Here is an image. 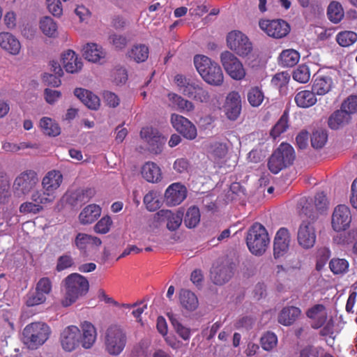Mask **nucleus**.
Wrapping results in <instances>:
<instances>
[{"instance_id": "nucleus-48", "label": "nucleus", "mask_w": 357, "mask_h": 357, "mask_svg": "<svg viewBox=\"0 0 357 357\" xmlns=\"http://www.w3.org/2000/svg\"><path fill=\"white\" fill-rule=\"evenodd\" d=\"M293 79L301 84L307 83L310 78V72L307 66H298L292 73Z\"/></svg>"}, {"instance_id": "nucleus-7", "label": "nucleus", "mask_w": 357, "mask_h": 357, "mask_svg": "<svg viewBox=\"0 0 357 357\" xmlns=\"http://www.w3.org/2000/svg\"><path fill=\"white\" fill-rule=\"evenodd\" d=\"M294 159V148L289 144L282 143L270 157L268 167L273 174H276L291 165Z\"/></svg>"}, {"instance_id": "nucleus-22", "label": "nucleus", "mask_w": 357, "mask_h": 357, "mask_svg": "<svg viewBox=\"0 0 357 357\" xmlns=\"http://www.w3.org/2000/svg\"><path fill=\"white\" fill-rule=\"evenodd\" d=\"M290 240V234L287 229L282 227L277 231L273 245L275 258L283 256L288 251Z\"/></svg>"}, {"instance_id": "nucleus-38", "label": "nucleus", "mask_w": 357, "mask_h": 357, "mask_svg": "<svg viewBox=\"0 0 357 357\" xmlns=\"http://www.w3.org/2000/svg\"><path fill=\"white\" fill-rule=\"evenodd\" d=\"M180 302L181 305L188 311H193L198 307L197 296L193 292L187 289L181 291Z\"/></svg>"}, {"instance_id": "nucleus-24", "label": "nucleus", "mask_w": 357, "mask_h": 357, "mask_svg": "<svg viewBox=\"0 0 357 357\" xmlns=\"http://www.w3.org/2000/svg\"><path fill=\"white\" fill-rule=\"evenodd\" d=\"M141 174L144 179L151 183H158L163 178L161 168L151 161L146 162L142 165Z\"/></svg>"}, {"instance_id": "nucleus-31", "label": "nucleus", "mask_w": 357, "mask_h": 357, "mask_svg": "<svg viewBox=\"0 0 357 357\" xmlns=\"http://www.w3.org/2000/svg\"><path fill=\"white\" fill-rule=\"evenodd\" d=\"M307 316L312 320V326L319 328L326 323L327 312L323 305L318 304L308 310Z\"/></svg>"}, {"instance_id": "nucleus-29", "label": "nucleus", "mask_w": 357, "mask_h": 357, "mask_svg": "<svg viewBox=\"0 0 357 357\" xmlns=\"http://www.w3.org/2000/svg\"><path fill=\"white\" fill-rule=\"evenodd\" d=\"M62 63L66 72L76 73L81 70L82 63L73 50H68L62 54Z\"/></svg>"}, {"instance_id": "nucleus-56", "label": "nucleus", "mask_w": 357, "mask_h": 357, "mask_svg": "<svg viewBox=\"0 0 357 357\" xmlns=\"http://www.w3.org/2000/svg\"><path fill=\"white\" fill-rule=\"evenodd\" d=\"M260 342L263 349L271 351L277 345L278 337L275 333L267 332L261 337Z\"/></svg>"}, {"instance_id": "nucleus-10", "label": "nucleus", "mask_w": 357, "mask_h": 357, "mask_svg": "<svg viewBox=\"0 0 357 357\" xmlns=\"http://www.w3.org/2000/svg\"><path fill=\"white\" fill-rule=\"evenodd\" d=\"M228 47L240 56H248L252 50V45L249 38L239 31H232L227 37Z\"/></svg>"}, {"instance_id": "nucleus-47", "label": "nucleus", "mask_w": 357, "mask_h": 357, "mask_svg": "<svg viewBox=\"0 0 357 357\" xmlns=\"http://www.w3.org/2000/svg\"><path fill=\"white\" fill-rule=\"evenodd\" d=\"M329 268L335 275L344 274L349 268V262L345 259L333 258L329 263Z\"/></svg>"}, {"instance_id": "nucleus-5", "label": "nucleus", "mask_w": 357, "mask_h": 357, "mask_svg": "<svg viewBox=\"0 0 357 357\" xmlns=\"http://www.w3.org/2000/svg\"><path fill=\"white\" fill-rule=\"evenodd\" d=\"M126 343V332L121 326L112 325L106 330L105 348L109 355L119 356L123 351Z\"/></svg>"}, {"instance_id": "nucleus-8", "label": "nucleus", "mask_w": 357, "mask_h": 357, "mask_svg": "<svg viewBox=\"0 0 357 357\" xmlns=\"http://www.w3.org/2000/svg\"><path fill=\"white\" fill-rule=\"evenodd\" d=\"M259 26L269 37L281 39L290 32L289 24L284 20L261 19L259 21Z\"/></svg>"}, {"instance_id": "nucleus-62", "label": "nucleus", "mask_w": 357, "mask_h": 357, "mask_svg": "<svg viewBox=\"0 0 357 357\" xmlns=\"http://www.w3.org/2000/svg\"><path fill=\"white\" fill-rule=\"evenodd\" d=\"M48 10L54 17H59L63 14V8L60 0H47Z\"/></svg>"}, {"instance_id": "nucleus-34", "label": "nucleus", "mask_w": 357, "mask_h": 357, "mask_svg": "<svg viewBox=\"0 0 357 357\" xmlns=\"http://www.w3.org/2000/svg\"><path fill=\"white\" fill-rule=\"evenodd\" d=\"M101 211V208L97 204L86 206L79 215L80 223L82 225L93 223L100 216Z\"/></svg>"}, {"instance_id": "nucleus-64", "label": "nucleus", "mask_w": 357, "mask_h": 357, "mask_svg": "<svg viewBox=\"0 0 357 357\" xmlns=\"http://www.w3.org/2000/svg\"><path fill=\"white\" fill-rule=\"evenodd\" d=\"M61 97V93L57 90L51 89H45L44 90V98L45 101L50 105H54Z\"/></svg>"}, {"instance_id": "nucleus-14", "label": "nucleus", "mask_w": 357, "mask_h": 357, "mask_svg": "<svg viewBox=\"0 0 357 357\" xmlns=\"http://www.w3.org/2000/svg\"><path fill=\"white\" fill-rule=\"evenodd\" d=\"M317 234L313 224L303 221L299 226L297 232L298 245L305 250L312 248L316 242Z\"/></svg>"}, {"instance_id": "nucleus-4", "label": "nucleus", "mask_w": 357, "mask_h": 357, "mask_svg": "<svg viewBox=\"0 0 357 357\" xmlns=\"http://www.w3.org/2000/svg\"><path fill=\"white\" fill-rule=\"evenodd\" d=\"M65 282L66 294L61 301V304L64 307L70 306L89 291L88 280L78 273L70 274L66 278Z\"/></svg>"}, {"instance_id": "nucleus-1", "label": "nucleus", "mask_w": 357, "mask_h": 357, "mask_svg": "<svg viewBox=\"0 0 357 357\" xmlns=\"http://www.w3.org/2000/svg\"><path fill=\"white\" fill-rule=\"evenodd\" d=\"M174 80L184 96L200 103H208L211 101V93L200 80L187 78L181 74L175 75Z\"/></svg>"}, {"instance_id": "nucleus-50", "label": "nucleus", "mask_w": 357, "mask_h": 357, "mask_svg": "<svg viewBox=\"0 0 357 357\" xmlns=\"http://www.w3.org/2000/svg\"><path fill=\"white\" fill-rule=\"evenodd\" d=\"M144 204L149 211H155L160 206V202L156 192L151 190L145 195L144 197Z\"/></svg>"}, {"instance_id": "nucleus-23", "label": "nucleus", "mask_w": 357, "mask_h": 357, "mask_svg": "<svg viewBox=\"0 0 357 357\" xmlns=\"http://www.w3.org/2000/svg\"><path fill=\"white\" fill-rule=\"evenodd\" d=\"M225 114L230 120H236L241 110V100L238 93L232 91L226 98L224 106Z\"/></svg>"}, {"instance_id": "nucleus-52", "label": "nucleus", "mask_w": 357, "mask_h": 357, "mask_svg": "<svg viewBox=\"0 0 357 357\" xmlns=\"http://www.w3.org/2000/svg\"><path fill=\"white\" fill-rule=\"evenodd\" d=\"M328 135L324 130H317L313 132L311 137V144L314 149H321L326 143Z\"/></svg>"}, {"instance_id": "nucleus-63", "label": "nucleus", "mask_w": 357, "mask_h": 357, "mask_svg": "<svg viewBox=\"0 0 357 357\" xmlns=\"http://www.w3.org/2000/svg\"><path fill=\"white\" fill-rule=\"evenodd\" d=\"M42 206L36 202H26L20 206V212L22 213H37L42 210Z\"/></svg>"}, {"instance_id": "nucleus-17", "label": "nucleus", "mask_w": 357, "mask_h": 357, "mask_svg": "<svg viewBox=\"0 0 357 357\" xmlns=\"http://www.w3.org/2000/svg\"><path fill=\"white\" fill-rule=\"evenodd\" d=\"M234 265L229 261L213 266L211 271V278L215 284L222 285L228 282L234 274Z\"/></svg>"}, {"instance_id": "nucleus-57", "label": "nucleus", "mask_w": 357, "mask_h": 357, "mask_svg": "<svg viewBox=\"0 0 357 357\" xmlns=\"http://www.w3.org/2000/svg\"><path fill=\"white\" fill-rule=\"evenodd\" d=\"M112 224L111 218L108 215L102 217L94 226L93 229L98 234H107L109 232Z\"/></svg>"}, {"instance_id": "nucleus-18", "label": "nucleus", "mask_w": 357, "mask_h": 357, "mask_svg": "<svg viewBox=\"0 0 357 357\" xmlns=\"http://www.w3.org/2000/svg\"><path fill=\"white\" fill-rule=\"evenodd\" d=\"M173 127L185 138L193 139L197 137V128L187 118L174 114L171 116Z\"/></svg>"}, {"instance_id": "nucleus-2", "label": "nucleus", "mask_w": 357, "mask_h": 357, "mask_svg": "<svg viewBox=\"0 0 357 357\" xmlns=\"http://www.w3.org/2000/svg\"><path fill=\"white\" fill-rule=\"evenodd\" d=\"M194 64L203 80L208 84L220 86L223 84L224 75L220 66L204 55H196Z\"/></svg>"}, {"instance_id": "nucleus-3", "label": "nucleus", "mask_w": 357, "mask_h": 357, "mask_svg": "<svg viewBox=\"0 0 357 357\" xmlns=\"http://www.w3.org/2000/svg\"><path fill=\"white\" fill-rule=\"evenodd\" d=\"M51 334L50 326L44 322H33L22 332V342L29 349H37L45 344Z\"/></svg>"}, {"instance_id": "nucleus-20", "label": "nucleus", "mask_w": 357, "mask_h": 357, "mask_svg": "<svg viewBox=\"0 0 357 357\" xmlns=\"http://www.w3.org/2000/svg\"><path fill=\"white\" fill-rule=\"evenodd\" d=\"M183 213L180 211L160 210L155 214V218L160 222H167V227L170 231L176 230L181 225Z\"/></svg>"}, {"instance_id": "nucleus-59", "label": "nucleus", "mask_w": 357, "mask_h": 357, "mask_svg": "<svg viewBox=\"0 0 357 357\" xmlns=\"http://www.w3.org/2000/svg\"><path fill=\"white\" fill-rule=\"evenodd\" d=\"M109 42L115 49L122 50L127 45L128 40L123 35L112 33L109 36Z\"/></svg>"}, {"instance_id": "nucleus-46", "label": "nucleus", "mask_w": 357, "mask_h": 357, "mask_svg": "<svg viewBox=\"0 0 357 357\" xmlns=\"http://www.w3.org/2000/svg\"><path fill=\"white\" fill-rule=\"evenodd\" d=\"M200 221L199 210L196 206L188 208L185 216L184 222L187 227H195Z\"/></svg>"}, {"instance_id": "nucleus-21", "label": "nucleus", "mask_w": 357, "mask_h": 357, "mask_svg": "<svg viewBox=\"0 0 357 357\" xmlns=\"http://www.w3.org/2000/svg\"><path fill=\"white\" fill-rule=\"evenodd\" d=\"M187 196L186 188L180 183L171 184L166 190L165 197L167 204L176 206L180 204Z\"/></svg>"}, {"instance_id": "nucleus-54", "label": "nucleus", "mask_w": 357, "mask_h": 357, "mask_svg": "<svg viewBox=\"0 0 357 357\" xmlns=\"http://www.w3.org/2000/svg\"><path fill=\"white\" fill-rule=\"evenodd\" d=\"M340 107L347 114L351 116L353 114L357 113V96H349L342 102Z\"/></svg>"}, {"instance_id": "nucleus-30", "label": "nucleus", "mask_w": 357, "mask_h": 357, "mask_svg": "<svg viewBox=\"0 0 357 357\" xmlns=\"http://www.w3.org/2000/svg\"><path fill=\"white\" fill-rule=\"evenodd\" d=\"M168 100L171 107L181 112H190L195 110V104L183 97L174 93H169L167 95Z\"/></svg>"}, {"instance_id": "nucleus-26", "label": "nucleus", "mask_w": 357, "mask_h": 357, "mask_svg": "<svg viewBox=\"0 0 357 357\" xmlns=\"http://www.w3.org/2000/svg\"><path fill=\"white\" fill-rule=\"evenodd\" d=\"M351 119V116L340 107L329 116L328 126L331 130H340L349 125Z\"/></svg>"}, {"instance_id": "nucleus-60", "label": "nucleus", "mask_w": 357, "mask_h": 357, "mask_svg": "<svg viewBox=\"0 0 357 357\" xmlns=\"http://www.w3.org/2000/svg\"><path fill=\"white\" fill-rule=\"evenodd\" d=\"M96 194L94 188H88L78 190L76 194V200L79 204L88 202Z\"/></svg>"}, {"instance_id": "nucleus-44", "label": "nucleus", "mask_w": 357, "mask_h": 357, "mask_svg": "<svg viewBox=\"0 0 357 357\" xmlns=\"http://www.w3.org/2000/svg\"><path fill=\"white\" fill-rule=\"evenodd\" d=\"M328 19L333 23L340 22L344 17V11L341 4L336 1L331 2L327 10Z\"/></svg>"}, {"instance_id": "nucleus-19", "label": "nucleus", "mask_w": 357, "mask_h": 357, "mask_svg": "<svg viewBox=\"0 0 357 357\" xmlns=\"http://www.w3.org/2000/svg\"><path fill=\"white\" fill-rule=\"evenodd\" d=\"M328 200L326 197V195L324 192H318L315 197L314 200V204H312V199H307L306 197L301 199L299 202V205L302 208V211L305 215L311 217V213L313 211L315 208L317 211L322 212L324 211L328 207Z\"/></svg>"}, {"instance_id": "nucleus-9", "label": "nucleus", "mask_w": 357, "mask_h": 357, "mask_svg": "<svg viewBox=\"0 0 357 357\" xmlns=\"http://www.w3.org/2000/svg\"><path fill=\"white\" fill-rule=\"evenodd\" d=\"M38 182L36 172L26 170L20 173L15 179L13 189L17 197L28 195Z\"/></svg>"}, {"instance_id": "nucleus-49", "label": "nucleus", "mask_w": 357, "mask_h": 357, "mask_svg": "<svg viewBox=\"0 0 357 357\" xmlns=\"http://www.w3.org/2000/svg\"><path fill=\"white\" fill-rule=\"evenodd\" d=\"M336 40L340 45L349 47L357 40V34L354 31H342L337 35Z\"/></svg>"}, {"instance_id": "nucleus-11", "label": "nucleus", "mask_w": 357, "mask_h": 357, "mask_svg": "<svg viewBox=\"0 0 357 357\" xmlns=\"http://www.w3.org/2000/svg\"><path fill=\"white\" fill-rule=\"evenodd\" d=\"M220 62L226 73L234 79L241 80L245 70L240 60L231 52L225 51L220 54Z\"/></svg>"}, {"instance_id": "nucleus-51", "label": "nucleus", "mask_w": 357, "mask_h": 357, "mask_svg": "<svg viewBox=\"0 0 357 357\" xmlns=\"http://www.w3.org/2000/svg\"><path fill=\"white\" fill-rule=\"evenodd\" d=\"M289 127L288 115L284 112L271 131V135L276 139L282 133L284 132Z\"/></svg>"}, {"instance_id": "nucleus-42", "label": "nucleus", "mask_w": 357, "mask_h": 357, "mask_svg": "<svg viewBox=\"0 0 357 357\" xmlns=\"http://www.w3.org/2000/svg\"><path fill=\"white\" fill-rule=\"evenodd\" d=\"M168 317L177 334L183 340H188L191 336L190 329L184 326L180 322L176 315L174 314H168Z\"/></svg>"}, {"instance_id": "nucleus-25", "label": "nucleus", "mask_w": 357, "mask_h": 357, "mask_svg": "<svg viewBox=\"0 0 357 357\" xmlns=\"http://www.w3.org/2000/svg\"><path fill=\"white\" fill-rule=\"evenodd\" d=\"M80 344L82 347L89 349L95 344L97 339V331L95 326L89 321L83 322L81 326Z\"/></svg>"}, {"instance_id": "nucleus-39", "label": "nucleus", "mask_w": 357, "mask_h": 357, "mask_svg": "<svg viewBox=\"0 0 357 357\" xmlns=\"http://www.w3.org/2000/svg\"><path fill=\"white\" fill-rule=\"evenodd\" d=\"M39 126L43 133L46 135L56 137L61 132V128L57 123L49 117H43Z\"/></svg>"}, {"instance_id": "nucleus-40", "label": "nucleus", "mask_w": 357, "mask_h": 357, "mask_svg": "<svg viewBox=\"0 0 357 357\" xmlns=\"http://www.w3.org/2000/svg\"><path fill=\"white\" fill-rule=\"evenodd\" d=\"M279 59L281 66L284 67H292L299 61L300 54L297 51L293 49H288L281 52Z\"/></svg>"}, {"instance_id": "nucleus-13", "label": "nucleus", "mask_w": 357, "mask_h": 357, "mask_svg": "<svg viewBox=\"0 0 357 357\" xmlns=\"http://www.w3.org/2000/svg\"><path fill=\"white\" fill-rule=\"evenodd\" d=\"M335 75L332 73H317L313 77L312 89L318 96L329 93L335 86Z\"/></svg>"}, {"instance_id": "nucleus-35", "label": "nucleus", "mask_w": 357, "mask_h": 357, "mask_svg": "<svg viewBox=\"0 0 357 357\" xmlns=\"http://www.w3.org/2000/svg\"><path fill=\"white\" fill-rule=\"evenodd\" d=\"M149 47L144 44H135L126 52V56L137 63H142L149 57Z\"/></svg>"}, {"instance_id": "nucleus-36", "label": "nucleus", "mask_w": 357, "mask_h": 357, "mask_svg": "<svg viewBox=\"0 0 357 357\" xmlns=\"http://www.w3.org/2000/svg\"><path fill=\"white\" fill-rule=\"evenodd\" d=\"M316 93L310 90H303L298 92L294 98L296 105L301 108H308L317 102Z\"/></svg>"}, {"instance_id": "nucleus-33", "label": "nucleus", "mask_w": 357, "mask_h": 357, "mask_svg": "<svg viewBox=\"0 0 357 357\" xmlns=\"http://www.w3.org/2000/svg\"><path fill=\"white\" fill-rule=\"evenodd\" d=\"M74 94L91 109H97L100 106L99 98L86 89L81 88L75 89Z\"/></svg>"}, {"instance_id": "nucleus-6", "label": "nucleus", "mask_w": 357, "mask_h": 357, "mask_svg": "<svg viewBox=\"0 0 357 357\" xmlns=\"http://www.w3.org/2000/svg\"><path fill=\"white\" fill-rule=\"evenodd\" d=\"M270 242L265 227L259 223L254 224L249 229L246 243L249 250L255 255H262Z\"/></svg>"}, {"instance_id": "nucleus-45", "label": "nucleus", "mask_w": 357, "mask_h": 357, "mask_svg": "<svg viewBox=\"0 0 357 357\" xmlns=\"http://www.w3.org/2000/svg\"><path fill=\"white\" fill-rule=\"evenodd\" d=\"M208 152L211 158L214 160H218L223 158L226 155L227 148L226 144L215 142L210 144Z\"/></svg>"}, {"instance_id": "nucleus-12", "label": "nucleus", "mask_w": 357, "mask_h": 357, "mask_svg": "<svg viewBox=\"0 0 357 357\" xmlns=\"http://www.w3.org/2000/svg\"><path fill=\"white\" fill-rule=\"evenodd\" d=\"M140 136L147 143L148 149L151 153L158 155L162 153L166 139L157 129L152 127L143 128Z\"/></svg>"}, {"instance_id": "nucleus-41", "label": "nucleus", "mask_w": 357, "mask_h": 357, "mask_svg": "<svg viewBox=\"0 0 357 357\" xmlns=\"http://www.w3.org/2000/svg\"><path fill=\"white\" fill-rule=\"evenodd\" d=\"M40 31L49 38H55L57 36V24L50 17H43L39 22Z\"/></svg>"}, {"instance_id": "nucleus-27", "label": "nucleus", "mask_w": 357, "mask_h": 357, "mask_svg": "<svg viewBox=\"0 0 357 357\" xmlns=\"http://www.w3.org/2000/svg\"><path fill=\"white\" fill-rule=\"evenodd\" d=\"M62 181L63 175L59 171H50L42 180L43 189L54 195L55 191L60 187Z\"/></svg>"}, {"instance_id": "nucleus-37", "label": "nucleus", "mask_w": 357, "mask_h": 357, "mask_svg": "<svg viewBox=\"0 0 357 357\" xmlns=\"http://www.w3.org/2000/svg\"><path fill=\"white\" fill-rule=\"evenodd\" d=\"M301 310L294 306L284 307L278 315V322L284 326L291 325L300 316Z\"/></svg>"}, {"instance_id": "nucleus-15", "label": "nucleus", "mask_w": 357, "mask_h": 357, "mask_svg": "<svg viewBox=\"0 0 357 357\" xmlns=\"http://www.w3.org/2000/svg\"><path fill=\"white\" fill-rule=\"evenodd\" d=\"M80 338L81 332L79 328L75 326H69L61 334V347L66 351H72L79 347Z\"/></svg>"}, {"instance_id": "nucleus-32", "label": "nucleus", "mask_w": 357, "mask_h": 357, "mask_svg": "<svg viewBox=\"0 0 357 357\" xmlns=\"http://www.w3.org/2000/svg\"><path fill=\"white\" fill-rule=\"evenodd\" d=\"M83 56L89 61L97 63L105 59L106 52L96 43H87L83 47Z\"/></svg>"}, {"instance_id": "nucleus-16", "label": "nucleus", "mask_w": 357, "mask_h": 357, "mask_svg": "<svg viewBox=\"0 0 357 357\" xmlns=\"http://www.w3.org/2000/svg\"><path fill=\"white\" fill-rule=\"evenodd\" d=\"M351 215L350 209L345 205L337 206L332 215V227L336 231L347 229L351 223Z\"/></svg>"}, {"instance_id": "nucleus-53", "label": "nucleus", "mask_w": 357, "mask_h": 357, "mask_svg": "<svg viewBox=\"0 0 357 357\" xmlns=\"http://www.w3.org/2000/svg\"><path fill=\"white\" fill-rule=\"evenodd\" d=\"M55 199V195L52 192H46V190H43V192L36 191L33 192L31 195V199L33 202L38 204L41 206V204H47L52 203Z\"/></svg>"}, {"instance_id": "nucleus-28", "label": "nucleus", "mask_w": 357, "mask_h": 357, "mask_svg": "<svg viewBox=\"0 0 357 357\" xmlns=\"http://www.w3.org/2000/svg\"><path fill=\"white\" fill-rule=\"evenodd\" d=\"M0 47L13 55H17L21 49L18 39L8 32L0 33Z\"/></svg>"}, {"instance_id": "nucleus-58", "label": "nucleus", "mask_w": 357, "mask_h": 357, "mask_svg": "<svg viewBox=\"0 0 357 357\" xmlns=\"http://www.w3.org/2000/svg\"><path fill=\"white\" fill-rule=\"evenodd\" d=\"M11 193L8 181L0 180V205H5L10 201Z\"/></svg>"}, {"instance_id": "nucleus-61", "label": "nucleus", "mask_w": 357, "mask_h": 357, "mask_svg": "<svg viewBox=\"0 0 357 357\" xmlns=\"http://www.w3.org/2000/svg\"><path fill=\"white\" fill-rule=\"evenodd\" d=\"M74 264V260L70 255L65 254L60 256L57 259L56 270L63 271L71 267Z\"/></svg>"}, {"instance_id": "nucleus-43", "label": "nucleus", "mask_w": 357, "mask_h": 357, "mask_svg": "<svg viewBox=\"0 0 357 357\" xmlns=\"http://www.w3.org/2000/svg\"><path fill=\"white\" fill-rule=\"evenodd\" d=\"M247 98L251 106L257 107L261 105L265 96L264 91L260 87L252 86L248 90Z\"/></svg>"}, {"instance_id": "nucleus-55", "label": "nucleus", "mask_w": 357, "mask_h": 357, "mask_svg": "<svg viewBox=\"0 0 357 357\" xmlns=\"http://www.w3.org/2000/svg\"><path fill=\"white\" fill-rule=\"evenodd\" d=\"M47 298V296L40 291L35 289L34 291L29 292L26 296V303L28 306L32 307L43 303Z\"/></svg>"}]
</instances>
